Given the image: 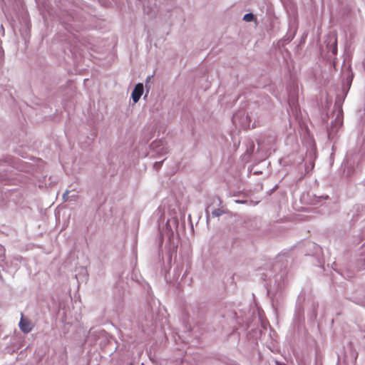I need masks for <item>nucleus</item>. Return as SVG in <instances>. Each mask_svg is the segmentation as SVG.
<instances>
[{
    "label": "nucleus",
    "instance_id": "nucleus-1",
    "mask_svg": "<svg viewBox=\"0 0 365 365\" xmlns=\"http://www.w3.org/2000/svg\"><path fill=\"white\" fill-rule=\"evenodd\" d=\"M235 125L239 126L242 129L250 128V118L245 110H239L236 112L232 118Z\"/></svg>",
    "mask_w": 365,
    "mask_h": 365
},
{
    "label": "nucleus",
    "instance_id": "nucleus-2",
    "mask_svg": "<svg viewBox=\"0 0 365 365\" xmlns=\"http://www.w3.org/2000/svg\"><path fill=\"white\" fill-rule=\"evenodd\" d=\"M150 148L153 150V152L155 153V155L158 156H161L168 153V149L166 146V143L165 141L162 140L153 141L150 144Z\"/></svg>",
    "mask_w": 365,
    "mask_h": 365
},
{
    "label": "nucleus",
    "instance_id": "nucleus-3",
    "mask_svg": "<svg viewBox=\"0 0 365 365\" xmlns=\"http://www.w3.org/2000/svg\"><path fill=\"white\" fill-rule=\"evenodd\" d=\"M343 123L342 110H339L335 117L334 121L331 122V128L328 129V136L330 137L332 133H336Z\"/></svg>",
    "mask_w": 365,
    "mask_h": 365
},
{
    "label": "nucleus",
    "instance_id": "nucleus-4",
    "mask_svg": "<svg viewBox=\"0 0 365 365\" xmlns=\"http://www.w3.org/2000/svg\"><path fill=\"white\" fill-rule=\"evenodd\" d=\"M222 204V201L220 198L217 196H213L210 199V202L207 204L205 208V214L207 217V221L208 222L210 218V210L220 207Z\"/></svg>",
    "mask_w": 365,
    "mask_h": 365
},
{
    "label": "nucleus",
    "instance_id": "nucleus-5",
    "mask_svg": "<svg viewBox=\"0 0 365 365\" xmlns=\"http://www.w3.org/2000/svg\"><path fill=\"white\" fill-rule=\"evenodd\" d=\"M143 91L144 87L143 83H138L135 86L131 94V98L135 103L139 101L143 93Z\"/></svg>",
    "mask_w": 365,
    "mask_h": 365
},
{
    "label": "nucleus",
    "instance_id": "nucleus-6",
    "mask_svg": "<svg viewBox=\"0 0 365 365\" xmlns=\"http://www.w3.org/2000/svg\"><path fill=\"white\" fill-rule=\"evenodd\" d=\"M6 162H9V163L13 164V167L16 168L19 171L22 172H28V167L29 165L24 162L21 160L18 159L16 161H13L11 158H9V160H7Z\"/></svg>",
    "mask_w": 365,
    "mask_h": 365
},
{
    "label": "nucleus",
    "instance_id": "nucleus-7",
    "mask_svg": "<svg viewBox=\"0 0 365 365\" xmlns=\"http://www.w3.org/2000/svg\"><path fill=\"white\" fill-rule=\"evenodd\" d=\"M327 48L333 55L337 53V38L336 36H330L327 42Z\"/></svg>",
    "mask_w": 365,
    "mask_h": 365
},
{
    "label": "nucleus",
    "instance_id": "nucleus-8",
    "mask_svg": "<svg viewBox=\"0 0 365 365\" xmlns=\"http://www.w3.org/2000/svg\"><path fill=\"white\" fill-rule=\"evenodd\" d=\"M19 328L24 333H29L33 329V324L31 322L24 319L23 316L19 322Z\"/></svg>",
    "mask_w": 365,
    "mask_h": 365
},
{
    "label": "nucleus",
    "instance_id": "nucleus-9",
    "mask_svg": "<svg viewBox=\"0 0 365 365\" xmlns=\"http://www.w3.org/2000/svg\"><path fill=\"white\" fill-rule=\"evenodd\" d=\"M10 171L5 168H0V181L8 182L11 179Z\"/></svg>",
    "mask_w": 365,
    "mask_h": 365
},
{
    "label": "nucleus",
    "instance_id": "nucleus-10",
    "mask_svg": "<svg viewBox=\"0 0 365 365\" xmlns=\"http://www.w3.org/2000/svg\"><path fill=\"white\" fill-rule=\"evenodd\" d=\"M224 213L225 211L222 208L217 207L210 210V217L211 216L212 217H218L222 215Z\"/></svg>",
    "mask_w": 365,
    "mask_h": 365
},
{
    "label": "nucleus",
    "instance_id": "nucleus-11",
    "mask_svg": "<svg viewBox=\"0 0 365 365\" xmlns=\"http://www.w3.org/2000/svg\"><path fill=\"white\" fill-rule=\"evenodd\" d=\"M356 267L359 270L365 269V257L358 259Z\"/></svg>",
    "mask_w": 365,
    "mask_h": 365
},
{
    "label": "nucleus",
    "instance_id": "nucleus-12",
    "mask_svg": "<svg viewBox=\"0 0 365 365\" xmlns=\"http://www.w3.org/2000/svg\"><path fill=\"white\" fill-rule=\"evenodd\" d=\"M254 14L252 13H247L244 15L243 20L247 22L252 21L254 20Z\"/></svg>",
    "mask_w": 365,
    "mask_h": 365
},
{
    "label": "nucleus",
    "instance_id": "nucleus-13",
    "mask_svg": "<svg viewBox=\"0 0 365 365\" xmlns=\"http://www.w3.org/2000/svg\"><path fill=\"white\" fill-rule=\"evenodd\" d=\"M163 161L164 160L162 161L155 162L153 165L154 169H155L156 170H159L162 167Z\"/></svg>",
    "mask_w": 365,
    "mask_h": 365
},
{
    "label": "nucleus",
    "instance_id": "nucleus-14",
    "mask_svg": "<svg viewBox=\"0 0 365 365\" xmlns=\"http://www.w3.org/2000/svg\"><path fill=\"white\" fill-rule=\"evenodd\" d=\"M69 192H70V191L66 190V191L63 194L62 198H63V201L66 202V201H68V200H69V198H70Z\"/></svg>",
    "mask_w": 365,
    "mask_h": 365
},
{
    "label": "nucleus",
    "instance_id": "nucleus-15",
    "mask_svg": "<svg viewBox=\"0 0 365 365\" xmlns=\"http://www.w3.org/2000/svg\"><path fill=\"white\" fill-rule=\"evenodd\" d=\"M254 149H255V144L253 142H252L250 147V150H247L249 155H251L254 152Z\"/></svg>",
    "mask_w": 365,
    "mask_h": 365
},
{
    "label": "nucleus",
    "instance_id": "nucleus-16",
    "mask_svg": "<svg viewBox=\"0 0 365 365\" xmlns=\"http://www.w3.org/2000/svg\"><path fill=\"white\" fill-rule=\"evenodd\" d=\"M352 78H353V76H348L347 77V81H348V83L350 85L351 81H352Z\"/></svg>",
    "mask_w": 365,
    "mask_h": 365
},
{
    "label": "nucleus",
    "instance_id": "nucleus-17",
    "mask_svg": "<svg viewBox=\"0 0 365 365\" xmlns=\"http://www.w3.org/2000/svg\"><path fill=\"white\" fill-rule=\"evenodd\" d=\"M275 364H276V365H286L285 363L277 361V360L275 361Z\"/></svg>",
    "mask_w": 365,
    "mask_h": 365
},
{
    "label": "nucleus",
    "instance_id": "nucleus-18",
    "mask_svg": "<svg viewBox=\"0 0 365 365\" xmlns=\"http://www.w3.org/2000/svg\"><path fill=\"white\" fill-rule=\"evenodd\" d=\"M150 11H151L150 9L147 10L146 8L144 7V11L146 12L148 14H150Z\"/></svg>",
    "mask_w": 365,
    "mask_h": 365
},
{
    "label": "nucleus",
    "instance_id": "nucleus-19",
    "mask_svg": "<svg viewBox=\"0 0 365 365\" xmlns=\"http://www.w3.org/2000/svg\"><path fill=\"white\" fill-rule=\"evenodd\" d=\"M150 76H148V78H146V83L150 80ZM145 87L148 88L147 83L145 84Z\"/></svg>",
    "mask_w": 365,
    "mask_h": 365
},
{
    "label": "nucleus",
    "instance_id": "nucleus-20",
    "mask_svg": "<svg viewBox=\"0 0 365 365\" xmlns=\"http://www.w3.org/2000/svg\"><path fill=\"white\" fill-rule=\"evenodd\" d=\"M76 197V195H75L70 196V198H71L72 200H75Z\"/></svg>",
    "mask_w": 365,
    "mask_h": 365
},
{
    "label": "nucleus",
    "instance_id": "nucleus-21",
    "mask_svg": "<svg viewBox=\"0 0 365 365\" xmlns=\"http://www.w3.org/2000/svg\"><path fill=\"white\" fill-rule=\"evenodd\" d=\"M236 202H238V203H244V202H245V201L236 200Z\"/></svg>",
    "mask_w": 365,
    "mask_h": 365
},
{
    "label": "nucleus",
    "instance_id": "nucleus-22",
    "mask_svg": "<svg viewBox=\"0 0 365 365\" xmlns=\"http://www.w3.org/2000/svg\"><path fill=\"white\" fill-rule=\"evenodd\" d=\"M0 29H4L3 26L1 25Z\"/></svg>",
    "mask_w": 365,
    "mask_h": 365
},
{
    "label": "nucleus",
    "instance_id": "nucleus-23",
    "mask_svg": "<svg viewBox=\"0 0 365 365\" xmlns=\"http://www.w3.org/2000/svg\"><path fill=\"white\" fill-rule=\"evenodd\" d=\"M0 29H4L3 26L1 25Z\"/></svg>",
    "mask_w": 365,
    "mask_h": 365
}]
</instances>
